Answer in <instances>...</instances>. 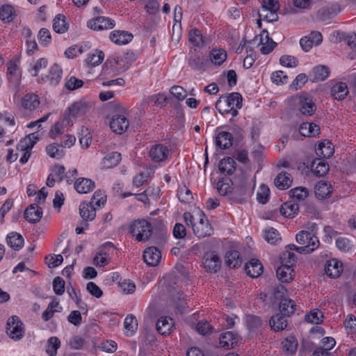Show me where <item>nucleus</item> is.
I'll return each instance as SVG.
<instances>
[{"mask_svg":"<svg viewBox=\"0 0 356 356\" xmlns=\"http://www.w3.org/2000/svg\"><path fill=\"white\" fill-rule=\"evenodd\" d=\"M234 193L241 200L250 197L255 188V176L252 177L245 170H241L234 179Z\"/></svg>","mask_w":356,"mask_h":356,"instance_id":"f257e3e1","label":"nucleus"},{"mask_svg":"<svg viewBox=\"0 0 356 356\" xmlns=\"http://www.w3.org/2000/svg\"><path fill=\"white\" fill-rule=\"evenodd\" d=\"M298 243L302 245V246H297L295 244H289L286 246L285 251H290L293 252L296 251L300 254H310L316 250L320 242L316 236L309 233L307 231H300L296 236Z\"/></svg>","mask_w":356,"mask_h":356,"instance_id":"f03ea898","label":"nucleus"},{"mask_svg":"<svg viewBox=\"0 0 356 356\" xmlns=\"http://www.w3.org/2000/svg\"><path fill=\"white\" fill-rule=\"evenodd\" d=\"M297 261V257L294 252L284 251L280 257V266L276 270L277 279L283 283H289L293 280L296 273L293 266Z\"/></svg>","mask_w":356,"mask_h":356,"instance_id":"7ed1b4c3","label":"nucleus"},{"mask_svg":"<svg viewBox=\"0 0 356 356\" xmlns=\"http://www.w3.org/2000/svg\"><path fill=\"white\" fill-rule=\"evenodd\" d=\"M242 101L239 92H231L221 95L216 102V108L221 115L230 113L234 118L238 114V109L242 107Z\"/></svg>","mask_w":356,"mask_h":356,"instance_id":"20e7f679","label":"nucleus"},{"mask_svg":"<svg viewBox=\"0 0 356 356\" xmlns=\"http://www.w3.org/2000/svg\"><path fill=\"white\" fill-rule=\"evenodd\" d=\"M153 227L148 220L138 219L134 220L129 227V232L138 242H145L152 236Z\"/></svg>","mask_w":356,"mask_h":356,"instance_id":"39448f33","label":"nucleus"},{"mask_svg":"<svg viewBox=\"0 0 356 356\" xmlns=\"http://www.w3.org/2000/svg\"><path fill=\"white\" fill-rule=\"evenodd\" d=\"M6 332L10 339L17 341L24 337L25 326L19 316H12L7 321Z\"/></svg>","mask_w":356,"mask_h":356,"instance_id":"423d86ee","label":"nucleus"},{"mask_svg":"<svg viewBox=\"0 0 356 356\" xmlns=\"http://www.w3.org/2000/svg\"><path fill=\"white\" fill-rule=\"evenodd\" d=\"M196 216L197 221L193 224L194 234L200 238L211 236L213 229L205 214L202 211H199Z\"/></svg>","mask_w":356,"mask_h":356,"instance_id":"0eeeda50","label":"nucleus"},{"mask_svg":"<svg viewBox=\"0 0 356 356\" xmlns=\"http://www.w3.org/2000/svg\"><path fill=\"white\" fill-rule=\"evenodd\" d=\"M63 78V69L60 65L54 63L48 70L47 74L41 75L38 79L40 83H48L56 86L59 84Z\"/></svg>","mask_w":356,"mask_h":356,"instance_id":"6e6552de","label":"nucleus"},{"mask_svg":"<svg viewBox=\"0 0 356 356\" xmlns=\"http://www.w3.org/2000/svg\"><path fill=\"white\" fill-rule=\"evenodd\" d=\"M148 154L153 162L165 163L170 156V149L164 144L156 143L150 146Z\"/></svg>","mask_w":356,"mask_h":356,"instance_id":"1a4fd4ad","label":"nucleus"},{"mask_svg":"<svg viewBox=\"0 0 356 356\" xmlns=\"http://www.w3.org/2000/svg\"><path fill=\"white\" fill-rule=\"evenodd\" d=\"M40 99L38 95L28 93L24 95L20 100L19 109L25 115H29L35 111L40 105Z\"/></svg>","mask_w":356,"mask_h":356,"instance_id":"9d476101","label":"nucleus"},{"mask_svg":"<svg viewBox=\"0 0 356 356\" xmlns=\"http://www.w3.org/2000/svg\"><path fill=\"white\" fill-rule=\"evenodd\" d=\"M87 26L95 31L108 30L115 27V22L108 17L98 16L88 20Z\"/></svg>","mask_w":356,"mask_h":356,"instance_id":"9b49d317","label":"nucleus"},{"mask_svg":"<svg viewBox=\"0 0 356 356\" xmlns=\"http://www.w3.org/2000/svg\"><path fill=\"white\" fill-rule=\"evenodd\" d=\"M202 264L206 271L217 273L221 267L222 261L218 253L213 251L205 253Z\"/></svg>","mask_w":356,"mask_h":356,"instance_id":"f8f14e48","label":"nucleus"},{"mask_svg":"<svg viewBox=\"0 0 356 356\" xmlns=\"http://www.w3.org/2000/svg\"><path fill=\"white\" fill-rule=\"evenodd\" d=\"M330 96L335 100H344L349 94V90L346 83L337 80L330 81Z\"/></svg>","mask_w":356,"mask_h":356,"instance_id":"ddd939ff","label":"nucleus"},{"mask_svg":"<svg viewBox=\"0 0 356 356\" xmlns=\"http://www.w3.org/2000/svg\"><path fill=\"white\" fill-rule=\"evenodd\" d=\"M87 107L85 104L81 102H74L65 111L64 115V120H67V124L70 125L72 124V118H76L83 115L86 112Z\"/></svg>","mask_w":356,"mask_h":356,"instance_id":"4468645a","label":"nucleus"},{"mask_svg":"<svg viewBox=\"0 0 356 356\" xmlns=\"http://www.w3.org/2000/svg\"><path fill=\"white\" fill-rule=\"evenodd\" d=\"M299 109L305 115H312L316 109V106L312 97L308 94H301L298 97Z\"/></svg>","mask_w":356,"mask_h":356,"instance_id":"2eb2a0df","label":"nucleus"},{"mask_svg":"<svg viewBox=\"0 0 356 356\" xmlns=\"http://www.w3.org/2000/svg\"><path fill=\"white\" fill-rule=\"evenodd\" d=\"M38 137L35 136V134H31L27 138L21 141L20 145L22 147V149L25 151L23 156L19 159V163L21 164H24L29 161L31 156V150L36 143Z\"/></svg>","mask_w":356,"mask_h":356,"instance_id":"dca6fc26","label":"nucleus"},{"mask_svg":"<svg viewBox=\"0 0 356 356\" xmlns=\"http://www.w3.org/2000/svg\"><path fill=\"white\" fill-rule=\"evenodd\" d=\"M129 126L128 119L123 115H115L110 122L111 130L118 134L125 132Z\"/></svg>","mask_w":356,"mask_h":356,"instance_id":"f3484780","label":"nucleus"},{"mask_svg":"<svg viewBox=\"0 0 356 356\" xmlns=\"http://www.w3.org/2000/svg\"><path fill=\"white\" fill-rule=\"evenodd\" d=\"M144 261L149 266H157L161 259V251L156 247L147 248L143 252Z\"/></svg>","mask_w":356,"mask_h":356,"instance_id":"a211bd4d","label":"nucleus"},{"mask_svg":"<svg viewBox=\"0 0 356 356\" xmlns=\"http://www.w3.org/2000/svg\"><path fill=\"white\" fill-rule=\"evenodd\" d=\"M133 35L127 31L114 30L109 34L110 40L118 45L127 44L133 40Z\"/></svg>","mask_w":356,"mask_h":356,"instance_id":"6ab92c4d","label":"nucleus"},{"mask_svg":"<svg viewBox=\"0 0 356 356\" xmlns=\"http://www.w3.org/2000/svg\"><path fill=\"white\" fill-rule=\"evenodd\" d=\"M22 72L15 61L10 60L7 63V77L10 83L17 86L21 80Z\"/></svg>","mask_w":356,"mask_h":356,"instance_id":"aec40b11","label":"nucleus"},{"mask_svg":"<svg viewBox=\"0 0 356 356\" xmlns=\"http://www.w3.org/2000/svg\"><path fill=\"white\" fill-rule=\"evenodd\" d=\"M24 218L31 223H35L40 220L42 216V209L37 204H31L24 213Z\"/></svg>","mask_w":356,"mask_h":356,"instance_id":"412c9836","label":"nucleus"},{"mask_svg":"<svg viewBox=\"0 0 356 356\" xmlns=\"http://www.w3.org/2000/svg\"><path fill=\"white\" fill-rule=\"evenodd\" d=\"M330 74V71L327 66L319 65L312 70L309 76L312 82H320L325 81Z\"/></svg>","mask_w":356,"mask_h":356,"instance_id":"4be33fe9","label":"nucleus"},{"mask_svg":"<svg viewBox=\"0 0 356 356\" xmlns=\"http://www.w3.org/2000/svg\"><path fill=\"white\" fill-rule=\"evenodd\" d=\"M174 321L169 316H163L157 320L156 330L163 336L169 335L174 327Z\"/></svg>","mask_w":356,"mask_h":356,"instance_id":"5701e85b","label":"nucleus"},{"mask_svg":"<svg viewBox=\"0 0 356 356\" xmlns=\"http://www.w3.org/2000/svg\"><path fill=\"white\" fill-rule=\"evenodd\" d=\"M325 271L330 277H338L343 271L342 263L337 259L327 261Z\"/></svg>","mask_w":356,"mask_h":356,"instance_id":"b1692460","label":"nucleus"},{"mask_svg":"<svg viewBox=\"0 0 356 356\" xmlns=\"http://www.w3.org/2000/svg\"><path fill=\"white\" fill-rule=\"evenodd\" d=\"M246 274L252 278L259 277L263 273V266L257 259H252L245 265Z\"/></svg>","mask_w":356,"mask_h":356,"instance_id":"393cba45","label":"nucleus"},{"mask_svg":"<svg viewBox=\"0 0 356 356\" xmlns=\"http://www.w3.org/2000/svg\"><path fill=\"white\" fill-rule=\"evenodd\" d=\"M95 187V182L88 178H79L74 182V188L78 193L86 194L92 191Z\"/></svg>","mask_w":356,"mask_h":356,"instance_id":"a878e982","label":"nucleus"},{"mask_svg":"<svg viewBox=\"0 0 356 356\" xmlns=\"http://www.w3.org/2000/svg\"><path fill=\"white\" fill-rule=\"evenodd\" d=\"M233 136L228 131H220L216 136V145L221 149H227L233 144Z\"/></svg>","mask_w":356,"mask_h":356,"instance_id":"bb28decb","label":"nucleus"},{"mask_svg":"<svg viewBox=\"0 0 356 356\" xmlns=\"http://www.w3.org/2000/svg\"><path fill=\"white\" fill-rule=\"evenodd\" d=\"M315 151L316 154L321 157V159H326L332 156L334 149L330 141L324 140L318 144Z\"/></svg>","mask_w":356,"mask_h":356,"instance_id":"cd10ccee","label":"nucleus"},{"mask_svg":"<svg viewBox=\"0 0 356 356\" xmlns=\"http://www.w3.org/2000/svg\"><path fill=\"white\" fill-rule=\"evenodd\" d=\"M311 170L316 177H323L329 170V165L325 159H315L311 164Z\"/></svg>","mask_w":356,"mask_h":356,"instance_id":"c85d7f7f","label":"nucleus"},{"mask_svg":"<svg viewBox=\"0 0 356 356\" xmlns=\"http://www.w3.org/2000/svg\"><path fill=\"white\" fill-rule=\"evenodd\" d=\"M6 243L13 250L19 251L24 246V239L20 234L12 232L6 236Z\"/></svg>","mask_w":356,"mask_h":356,"instance_id":"c756f323","label":"nucleus"},{"mask_svg":"<svg viewBox=\"0 0 356 356\" xmlns=\"http://www.w3.org/2000/svg\"><path fill=\"white\" fill-rule=\"evenodd\" d=\"M299 133L305 137H315L320 133V127L314 122H303L299 127Z\"/></svg>","mask_w":356,"mask_h":356,"instance_id":"7c9ffc66","label":"nucleus"},{"mask_svg":"<svg viewBox=\"0 0 356 356\" xmlns=\"http://www.w3.org/2000/svg\"><path fill=\"white\" fill-rule=\"evenodd\" d=\"M53 30L59 34L66 33L69 29V23L63 14L56 15L53 19Z\"/></svg>","mask_w":356,"mask_h":356,"instance_id":"2f4dec72","label":"nucleus"},{"mask_svg":"<svg viewBox=\"0 0 356 356\" xmlns=\"http://www.w3.org/2000/svg\"><path fill=\"white\" fill-rule=\"evenodd\" d=\"M315 195L318 199H325L330 197L332 192V186L328 181H319L315 186Z\"/></svg>","mask_w":356,"mask_h":356,"instance_id":"473e14b6","label":"nucleus"},{"mask_svg":"<svg viewBox=\"0 0 356 356\" xmlns=\"http://www.w3.org/2000/svg\"><path fill=\"white\" fill-rule=\"evenodd\" d=\"M79 213L84 220L91 221L96 216V208L92 203L83 202L79 207Z\"/></svg>","mask_w":356,"mask_h":356,"instance_id":"72a5a7b5","label":"nucleus"},{"mask_svg":"<svg viewBox=\"0 0 356 356\" xmlns=\"http://www.w3.org/2000/svg\"><path fill=\"white\" fill-rule=\"evenodd\" d=\"M237 342V336L232 332L227 331L220 334V345L224 348H233L236 345Z\"/></svg>","mask_w":356,"mask_h":356,"instance_id":"f704fd0d","label":"nucleus"},{"mask_svg":"<svg viewBox=\"0 0 356 356\" xmlns=\"http://www.w3.org/2000/svg\"><path fill=\"white\" fill-rule=\"evenodd\" d=\"M242 257L237 250H229L225 254V264L231 268H236L241 266Z\"/></svg>","mask_w":356,"mask_h":356,"instance_id":"c9c22d12","label":"nucleus"},{"mask_svg":"<svg viewBox=\"0 0 356 356\" xmlns=\"http://www.w3.org/2000/svg\"><path fill=\"white\" fill-rule=\"evenodd\" d=\"M218 168L220 173L231 175L236 170V162L232 157H225L220 161Z\"/></svg>","mask_w":356,"mask_h":356,"instance_id":"e433bc0d","label":"nucleus"},{"mask_svg":"<svg viewBox=\"0 0 356 356\" xmlns=\"http://www.w3.org/2000/svg\"><path fill=\"white\" fill-rule=\"evenodd\" d=\"M286 316L282 313L276 314L271 316L269 324L272 330L275 332L282 331L287 326V321Z\"/></svg>","mask_w":356,"mask_h":356,"instance_id":"4c0bfd02","label":"nucleus"},{"mask_svg":"<svg viewBox=\"0 0 356 356\" xmlns=\"http://www.w3.org/2000/svg\"><path fill=\"white\" fill-rule=\"evenodd\" d=\"M216 188L218 193L225 196L234 191V183L229 177H222L217 183Z\"/></svg>","mask_w":356,"mask_h":356,"instance_id":"58836bf2","label":"nucleus"},{"mask_svg":"<svg viewBox=\"0 0 356 356\" xmlns=\"http://www.w3.org/2000/svg\"><path fill=\"white\" fill-rule=\"evenodd\" d=\"M262 236L265 241L271 245H277L282 241L280 232L273 227H268L264 229Z\"/></svg>","mask_w":356,"mask_h":356,"instance_id":"ea45409f","label":"nucleus"},{"mask_svg":"<svg viewBox=\"0 0 356 356\" xmlns=\"http://www.w3.org/2000/svg\"><path fill=\"white\" fill-rule=\"evenodd\" d=\"M227 57V52L223 49L213 48L209 53L211 62L216 66H220L226 60Z\"/></svg>","mask_w":356,"mask_h":356,"instance_id":"a19ab883","label":"nucleus"},{"mask_svg":"<svg viewBox=\"0 0 356 356\" xmlns=\"http://www.w3.org/2000/svg\"><path fill=\"white\" fill-rule=\"evenodd\" d=\"M299 205L293 202H286L282 204L280 213L286 218H294L298 212Z\"/></svg>","mask_w":356,"mask_h":356,"instance_id":"79ce46f5","label":"nucleus"},{"mask_svg":"<svg viewBox=\"0 0 356 356\" xmlns=\"http://www.w3.org/2000/svg\"><path fill=\"white\" fill-rule=\"evenodd\" d=\"M279 307L282 315L291 316L295 313L297 305L294 300L290 298H284L281 300Z\"/></svg>","mask_w":356,"mask_h":356,"instance_id":"37998d69","label":"nucleus"},{"mask_svg":"<svg viewBox=\"0 0 356 356\" xmlns=\"http://www.w3.org/2000/svg\"><path fill=\"white\" fill-rule=\"evenodd\" d=\"M138 323L136 318L132 315H127L124 321V334L127 337H132L136 332Z\"/></svg>","mask_w":356,"mask_h":356,"instance_id":"c03bdc74","label":"nucleus"},{"mask_svg":"<svg viewBox=\"0 0 356 356\" xmlns=\"http://www.w3.org/2000/svg\"><path fill=\"white\" fill-rule=\"evenodd\" d=\"M292 181L291 174L282 172L275 179V184L278 188L285 190L291 186Z\"/></svg>","mask_w":356,"mask_h":356,"instance_id":"a18cd8bd","label":"nucleus"},{"mask_svg":"<svg viewBox=\"0 0 356 356\" xmlns=\"http://www.w3.org/2000/svg\"><path fill=\"white\" fill-rule=\"evenodd\" d=\"M298 345V340L293 335H289L282 341L283 351L290 355L296 352Z\"/></svg>","mask_w":356,"mask_h":356,"instance_id":"49530a36","label":"nucleus"},{"mask_svg":"<svg viewBox=\"0 0 356 356\" xmlns=\"http://www.w3.org/2000/svg\"><path fill=\"white\" fill-rule=\"evenodd\" d=\"M122 159L121 154L113 152L108 154L102 161V166L105 168H111L116 166Z\"/></svg>","mask_w":356,"mask_h":356,"instance_id":"de8ad7c7","label":"nucleus"},{"mask_svg":"<svg viewBox=\"0 0 356 356\" xmlns=\"http://www.w3.org/2000/svg\"><path fill=\"white\" fill-rule=\"evenodd\" d=\"M245 323L250 332H257L262 325V320L259 316L248 315L245 318Z\"/></svg>","mask_w":356,"mask_h":356,"instance_id":"09e8293b","label":"nucleus"},{"mask_svg":"<svg viewBox=\"0 0 356 356\" xmlns=\"http://www.w3.org/2000/svg\"><path fill=\"white\" fill-rule=\"evenodd\" d=\"M177 195L180 202L183 204H189L193 202V194L186 186L178 188Z\"/></svg>","mask_w":356,"mask_h":356,"instance_id":"8fccbe9b","label":"nucleus"},{"mask_svg":"<svg viewBox=\"0 0 356 356\" xmlns=\"http://www.w3.org/2000/svg\"><path fill=\"white\" fill-rule=\"evenodd\" d=\"M15 17V8L10 5H3L0 8V19L5 22H12Z\"/></svg>","mask_w":356,"mask_h":356,"instance_id":"3c124183","label":"nucleus"},{"mask_svg":"<svg viewBox=\"0 0 356 356\" xmlns=\"http://www.w3.org/2000/svg\"><path fill=\"white\" fill-rule=\"evenodd\" d=\"M47 154L51 158L60 159L64 156V149L63 145L57 143H52L47 146Z\"/></svg>","mask_w":356,"mask_h":356,"instance_id":"603ef678","label":"nucleus"},{"mask_svg":"<svg viewBox=\"0 0 356 356\" xmlns=\"http://www.w3.org/2000/svg\"><path fill=\"white\" fill-rule=\"evenodd\" d=\"M60 347V341L57 337H51L47 343L46 353L49 356H56L58 349Z\"/></svg>","mask_w":356,"mask_h":356,"instance_id":"864d4df0","label":"nucleus"},{"mask_svg":"<svg viewBox=\"0 0 356 356\" xmlns=\"http://www.w3.org/2000/svg\"><path fill=\"white\" fill-rule=\"evenodd\" d=\"M66 126L69 125L67 124V120H64V117L63 116L62 120L55 122L54 126L51 128L49 133L50 138H56L63 134Z\"/></svg>","mask_w":356,"mask_h":356,"instance_id":"5fc2aeb1","label":"nucleus"},{"mask_svg":"<svg viewBox=\"0 0 356 356\" xmlns=\"http://www.w3.org/2000/svg\"><path fill=\"white\" fill-rule=\"evenodd\" d=\"M323 314L318 309H313L305 315V321L312 324H321L323 322Z\"/></svg>","mask_w":356,"mask_h":356,"instance_id":"6e6d98bb","label":"nucleus"},{"mask_svg":"<svg viewBox=\"0 0 356 356\" xmlns=\"http://www.w3.org/2000/svg\"><path fill=\"white\" fill-rule=\"evenodd\" d=\"M110 260L109 254L104 250H99L93 258V264L97 267H104Z\"/></svg>","mask_w":356,"mask_h":356,"instance_id":"4d7b16f0","label":"nucleus"},{"mask_svg":"<svg viewBox=\"0 0 356 356\" xmlns=\"http://www.w3.org/2000/svg\"><path fill=\"white\" fill-rule=\"evenodd\" d=\"M104 58V53L102 51H97L95 54H88L86 63L88 66L95 67L102 63Z\"/></svg>","mask_w":356,"mask_h":356,"instance_id":"13d9d810","label":"nucleus"},{"mask_svg":"<svg viewBox=\"0 0 356 356\" xmlns=\"http://www.w3.org/2000/svg\"><path fill=\"white\" fill-rule=\"evenodd\" d=\"M188 40L195 47H200L203 44V38L200 30L192 29L188 32Z\"/></svg>","mask_w":356,"mask_h":356,"instance_id":"bf43d9fd","label":"nucleus"},{"mask_svg":"<svg viewBox=\"0 0 356 356\" xmlns=\"http://www.w3.org/2000/svg\"><path fill=\"white\" fill-rule=\"evenodd\" d=\"M118 286L125 294H132L136 291L135 283L129 279H120L118 281Z\"/></svg>","mask_w":356,"mask_h":356,"instance_id":"052dcab7","label":"nucleus"},{"mask_svg":"<svg viewBox=\"0 0 356 356\" xmlns=\"http://www.w3.org/2000/svg\"><path fill=\"white\" fill-rule=\"evenodd\" d=\"M270 193V189L266 185L261 184L257 193V201L262 204H266L269 200Z\"/></svg>","mask_w":356,"mask_h":356,"instance_id":"680f3d73","label":"nucleus"},{"mask_svg":"<svg viewBox=\"0 0 356 356\" xmlns=\"http://www.w3.org/2000/svg\"><path fill=\"white\" fill-rule=\"evenodd\" d=\"M40 44L43 47H48L51 42V35L49 29L42 28L38 34Z\"/></svg>","mask_w":356,"mask_h":356,"instance_id":"e2e57ef3","label":"nucleus"},{"mask_svg":"<svg viewBox=\"0 0 356 356\" xmlns=\"http://www.w3.org/2000/svg\"><path fill=\"white\" fill-rule=\"evenodd\" d=\"M47 64L48 61L47 58H40L29 69V72L32 76H37L40 70L45 68Z\"/></svg>","mask_w":356,"mask_h":356,"instance_id":"0e129e2a","label":"nucleus"},{"mask_svg":"<svg viewBox=\"0 0 356 356\" xmlns=\"http://www.w3.org/2000/svg\"><path fill=\"white\" fill-rule=\"evenodd\" d=\"M106 202V195L104 192L102 191H96L92 195L90 203H92L93 205L97 207V208H100L105 204Z\"/></svg>","mask_w":356,"mask_h":356,"instance_id":"69168bd1","label":"nucleus"},{"mask_svg":"<svg viewBox=\"0 0 356 356\" xmlns=\"http://www.w3.org/2000/svg\"><path fill=\"white\" fill-rule=\"evenodd\" d=\"M189 66L195 70H202L206 67V60L202 56L191 58L188 60Z\"/></svg>","mask_w":356,"mask_h":356,"instance_id":"338daca9","label":"nucleus"},{"mask_svg":"<svg viewBox=\"0 0 356 356\" xmlns=\"http://www.w3.org/2000/svg\"><path fill=\"white\" fill-rule=\"evenodd\" d=\"M98 348L108 353H113L116 351L118 345L113 340H106L99 344Z\"/></svg>","mask_w":356,"mask_h":356,"instance_id":"774afa93","label":"nucleus"}]
</instances>
